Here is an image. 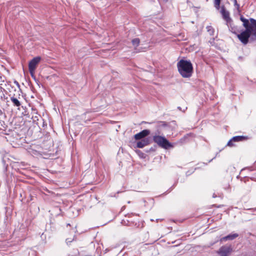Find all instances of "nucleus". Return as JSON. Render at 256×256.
<instances>
[{"label": "nucleus", "instance_id": "nucleus-1", "mask_svg": "<svg viewBox=\"0 0 256 256\" xmlns=\"http://www.w3.org/2000/svg\"><path fill=\"white\" fill-rule=\"evenodd\" d=\"M178 71L182 77L188 78L192 76L193 66L190 60H180L177 63Z\"/></svg>", "mask_w": 256, "mask_h": 256}, {"label": "nucleus", "instance_id": "nucleus-2", "mask_svg": "<svg viewBox=\"0 0 256 256\" xmlns=\"http://www.w3.org/2000/svg\"><path fill=\"white\" fill-rule=\"evenodd\" d=\"M252 36V38L256 40V29L254 27L246 28L240 34L237 35L240 40L244 44H248V39Z\"/></svg>", "mask_w": 256, "mask_h": 256}, {"label": "nucleus", "instance_id": "nucleus-3", "mask_svg": "<svg viewBox=\"0 0 256 256\" xmlns=\"http://www.w3.org/2000/svg\"><path fill=\"white\" fill-rule=\"evenodd\" d=\"M153 140L159 146L164 148L168 149L170 148H173L174 146L164 136L156 135L153 136Z\"/></svg>", "mask_w": 256, "mask_h": 256}, {"label": "nucleus", "instance_id": "nucleus-4", "mask_svg": "<svg viewBox=\"0 0 256 256\" xmlns=\"http://www.w3.org/2000/svg\"><path fill=\"white\" fill-rule=\"evenodd\" d=\"M220 13L223 19L226 22V25H230L232 22V20L230 16V12L226 10L224 6H221Z\"/></svg>", "mask_w": 256, "mask_h": 256}, {"label": "nucleus", "instance_id": "nucleus-5", "mask_svg": "<svg viewBox=\"0 0 256 256\" xmlns=\"http://www.w3.org/2000/svg\"><path fill=\"white\" fill-rule=\"evenodd\" d=\"M40 57H36L32 59L29 62L28 68L29 71L32 76H34V72L36 69V65L40 62Z\"/></svg>", "mask_w": 256, "mask_h": 256}, {"label": "nucleus", "instance_id": "nucleus-6", "mask_svg": "<svg viewBox=\"0 0 256 256\" xmlns=\"http://www.w3.org/2000/svg\"><path fill=\"white\" fill-rule=\"evenodd\" d=\"M240 20L242 22H243V26L245 28H250V27H254L256 29V20L250 18V22L248 20L244 18L242 16H241L240 18Z\"/></svg>", "mask_w": 256, "mask_h": 256}, {"label": "nucleus", "instance_id": "nucleus-7", "mask_svg": "<svg viewBox=\"0 0 256 256\" xmlns=\"http://www.w3.org/2000/svg\"><path fill=\"white\" fill-rule=\"evenodd\" d=\"M232 252V248L230 246H222L219 250V254L221 256H228Z\"/></svg>", "mask_w": 256, "mask_h": 256}, {"label": "nucleus", "instance_id": "nucleus-8", "mask_svg": "<svg viewBox=\"0 0 256 256\" xmlns=\"http://www.w3.org/2000/svg\"><path fill=\"white\" fill-rule=\"evenodd\" d=\"M246 139V137L242 136H234L228 142L227 146L230 147L233 146H234V142H242L245 140Z\"/></svg>", "mask_w": 256, "mask_h": 256}, {"label": "nucleus", "instance_id": "nucleus-9", "mask_svg": "<svg viewBox=\"0 0 256 256\" xmlns=\"http://www.w3.org/2000/svg\"><path fill=\"white\" fill-rule=\"evenodd\" d=\"M150 134V130H144L136 134L134 136L136 140H142L146 138V137Z\"/></svg>", "mask_w": 256, "mask_h": 256}, {"label": "nucleus", "instance_id": "nucleus-10", "mask_svg": "<svg viewBox=\"0 0 256 256\" xmlns=\"http://www.w3.org/2000/svg\"><path fill=\"white\" fill-rule=\"evenodd\" d=\"M150 144V139L148 138H143L141 140L138 142L136 144V147L138 148H143L145 146Z\"/></svg>", "mask_w": 256, "mask_h": 256}, {"label": "nucleus", "instance_id": "nucleus-11", "mask_svg": "<svg viewBox=\"0 0 256 256\" xmlns=\"http://www.w3.org/2000/svg\"><path fill=\"white\" fill-rule=\"evenodd\" d=\"M238 236V234L236 233L230 234L226 236L222 237L220 240V241L222 242L223 241H226L228 240H233Z\"/></svg>", "mask_w": 256, "mask_h": 256}, {"label": "nucleus", "instance_id": "nucleus-12", "mask_svg": "<svg viewBox=\"0 0 256 256\" xmlns=\"http://www.w3.org/2000/svg\"><path fill=\"white\" fill-rule=\"evenodd\" d=\"M10 100L13 104V106L16 107H19L21 105L20 102L15 97L10 98Z\"/></svg>", "mask_w": 256, "mask_h": 256}, {"label": "nucleus", "instance_id": "nucleus-13", "mask_svg": "<svg viewBox=\"0 0 256 256\" xmlns=\"http://www.w3.org/2000/svg\"><path fill=\"white\" fill-rule=\"evenodd\" d=\"M207 32L209 33L210 36H213L214 32V28L210 26H207L206 27Z\"/></svg>", "mask_w": 256, "mask_h": 256}, {"label": "nucleus", "instance_id": "nucleus-14", "mask_svg": "<svg viewBox=\"0 0 256 256\" xmlns=\"http://www.w3.org/2000/svg\"><path fill=\"white\" fill-rule=\"evenodd\" d=\"M132 42L134 47H137L140 44V40L138 38H135L132 40Z\"/></svg>", "mask_w": 256, "mask_h": 256}, {"label": "nucleus", "instance_id": "nucleus-15", "mask_svg": "<svg viewBox=\"0 0 256 256\" xmlns=\"http://www.w3.org/2000/svg\"><path fill=\"white\" fill-rule=\"evenodd\" d=\"M221 0H214V4L215 8L216 10H219L220 8V4Z\"/></svg>", "mask_w": 256, "mask_h": 256}, {"label": "nucleus", "instance_id": "nucleus-16", "mask_svg": "<svg viewBox=\"0 0 256 256\" xmlns=\"http://www.w3.org/2000/svg\"><path fill=\"white\" fill-rule=\"evenodd\" d=\"M228 28H229V30L233 33L234 34H236V32H235V28H234V26H233L232 24V22L230 24V25L229 26H227Z\"/></svg>", "mask_w": 256, "mask_h": 256}, {"label": "nucleus", "instance_id": "nucleus-17", "mask_svg": "<svg viewBox=\"0 0 256 256\" xmlns=\"http://www.w3.org/2000/svg\"><path fill=\"white\" fill-rule=\"evenodd\" d=\"M75 238L76 236H74L73 238H67L66 240V242L68 244H69L71 242L75 240Z\"/></svg>", "mask_w": 256, "mask_h": 256}, {"label": "nucleus", "instance_id": "nucleus-18", "mask_svg": "<svg viewBox=\"0 0 256 256\" xmlns=\"http://www.w3.org/2000/svg\"><path fill=\"white\" fill-rule=\"evenodd\" d=\"M168 126V124L164 122H158V126L160 127V126Z\"/></svg>", "mask_w": 256, "mask_h": 256}, {"label": "nucleus", "instance_id": "nucleus-19", "mask_svg": "<svg viewBox=\"0 0 256 256\" xmlns=\"http://www.w3.org/2000/svg\"><path fill=\"white\" fill-rule=\"evenodd\" d=\"M4 78H2V76H0V86L2 85V83L4 82Z\"/></svg>", "mask_w": 256, "mask_h": 256}, {"label": "nucleus", "instance_id": "nucleus-20", "mask_svg": "<svg viewBox=\"0 0 256 256\" xmlns=\"http://www.w3.org/2000/svg\"><path fill=\"white\" fill-rule=\"evenodd\" d=\"M136 152L138 154V155L141 156V157H143L144 156V153H142L141 151L140 150H137L136 151Z\"/></svg>", "mask_w": 256, "mask_h": 256}, {"label": "nucleus", "instance_id": "nucleus-21", "mask_svg": "<svg viewBox=\"0 0 256 256\" xmlns=\"http://www.w3.org/2000/svg\"><path fill=\"white\" fill-rule=\"evenodd\" d=\"M234 5L237 8V9L239 8L240 5L238 4L237 2H236V3H234Z\"/></svg>", "mask_w": 256, "mask_h": 256}, {"label": "nucleus", "instance_id": "nucleus-22", "mask_svg": "<svg viewBox=\"0 0 256 256\" xmlns=\"http://www.w3.org/2000/svg\"><path fill=\"white\" fill-rule=\"evenodd\" d=\"M234 3H236V2H237L236 0H231Z\"/></svg>", "mask_w": 256, "mask_h": 256}, {"label": "nucleus", "instance_id": "nucleus-23", "mask_svg": "<svg viewBox=\"0 0 256 256\" xmlns=\"http://www.w3.org/2000/svg\"><path fill=\"white\" fill-rule=\"evenodd\" d=\"M178 108L180 110H181L180 107V106L178 107Z\"/></svg>", "mask_w": 256, "mask_h": 256}, {"label": "nucleus", "instance_id": "nucleus-24", "mask_svg": "<svg viewBox=\"0 0 256 256\" xmlns=\"http://www.w3.org/2000/svg\"><path fill=\"white\" fill-rule=\"evenodd\" d=\"M16 82V84L18 86L19 84H18V82Z\"/></svg>", "mask_w": 256, "mask_h": 256}, {"label": "nucleus", "instance_id": "nucleus-25", "mask_svg": "<svg viewBox=\"0 0 256 256\" xmlns=\"http://www.w3.org/2000/svg\"><path fill=\"white\" fill-rule=\"evenodd\" d=\"M212 160H210L209 161V162H212Z\"/></svg>", "mask_w": 256, "mask_h": 256}]
</instances>
